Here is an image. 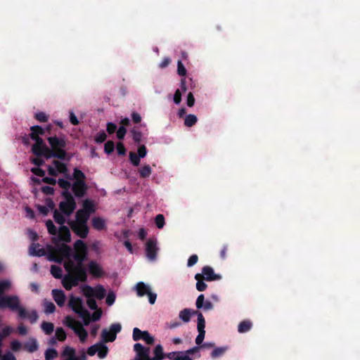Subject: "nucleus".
<instances>
[{"label":"nucleus","mask_w":360,"mask_h":360,"mask_svg":"<svg viewBox=\"0 0 360 360\" xmlns=\"http://www.w3.org/2000/svg\"><path fill=\"white\" fill-rule=\"evenodd\" d=\"M122 326L120 323H116L110 326V330H111V338L110 340H115L117 333L121 331Z\"/></svg>","instance_id":"obj_35"},{"label":"nucleus","mask_w":360,"mask_h":360,"mask_svg":"<svg viewBox=\"0 0 360 360\" xmlns=\"http://www.w3.org/2000/svg\"><path fill=\"white\" fill-rule=\"evenodd\" d=\"M117 152L119 155H124L126 153V149L124 144L121 142L117 143Z\"/></svg>","instance_id":"obj_62"},{"label":"nucleus","mask_w":360,"mask_h":360,"mask_svg":"<svg viewBox=\"0 0 360 360\" xmlns=\"http://www.w3.org/2000/svg\"><path fill=\"white\" fill-rule=\"evenodd\" d=\"M83 209L82 210H86L89 214L94 212V204L91 200L86 199L82 203Z\"/></svg>","instance_id":"obj_36"},{"label":"nucleus","mask_w":360,"mask_h":360,"mask_svg":"<svg viewBox=\"0 0 360 360\" xmlns=\"http://www.w3.org/2000/svg\"><path fill=\"white\" fill-rule=\"evenodd\" d=\"M106 137V134L104 131H100L95 136V141L96 143H103L105 141Z\"/></svg>","instance_id":"obj_56"},{"label":"nucleus","mask_w":360,"mask_h":360,"mask_svg":"<svg viewBox=\"0 0 360 360\" xmlns=\"http://www.w3.org/2000/svg\"><path fill=\"white\" fill-rule=\"evenodd\" d=\"M132 338L134 341L143 340L148 345H153L154 343V338L147 331L141 330L138 328L133 329Z\"/></svg>","instance_id":"obj_12"},{"label":"nucleus","mask_w":360,"mask_h":360,"mask_svg":"<svg viewBox=\"0 0 360 360\" xmlns=\"http://www.w3.org/2000/svg\"><path fill=\"white\" fill-rule=\"evenodd\" d=\"M205 302V297L204 295H200L195 302V305L198 309H202L203 307V304Z\"/></svg>","instance_id":"obj_60"},{"label":"nucleus","mask_w":360,"mask_h":360,"mask_svg":"<svg viewBox=\"0 0 360 360\" xmlns=\"http://www.w3.org/2000/svg\"><path fill=\"white\" fill-rule=\"evenodd\" d=\"M137 295L143 297L149 292L150 288L148 285H146L143 282H139L136 285Z\"/></svg>","instance_id":"obj_25"},{"label":"nucleus","mask_w":360,"mask_h":360,"mask_svg":"<svg viewBox=\"0 0 360 360\" xmlns=\"http://www.w3.org/2000/svg\"><path fill=\"white\" fill-rule=\"evenodd\" d=\"M134 350L136 355L132 360H162L165 358L162 347L157 345L154 349V356L150 357V349L148 347H144L141 343H136L134 345Z\"/></svg>","instance_id":"obj_2"},{"label":"nucleus","mask_w":360,"mask_h":360,"mask_svg":"<svg viewBox=\"0 0 360 360\" xmlns=\"http://www.w3.org/2000/svg\"><path fill=\"white\" fill-rule=\"evenodd\" d=\"M62 195L65 200L60 202L59 209L66 216H70L76 208L75 200L68 191H63Z\"/></svg>","instance_id":"obj_7"},{"label":"nucleus","mask_w":360,"mask_h":360,"mask_svg":"<svg viewBox=\"0 0 360 360\" xmlns=\"http://www.w3.org/2000/svg\"><path fill=\"white\" fill-rule=\"evenodd\" d=\"M88 268L90 274L94 277L100 278L104 274L101 266L95 261H91L89 263Z\"/></svg>","instance_id":"obj_19"},{"label":"nucleus","mask_w":360,"mask_h":360,"mask_svg":"<svg viewBox=\"0 0 360 360\" xmlns=\"http://www.w3.org/2000/svg\"><path fill=\"white\" fill-rule=\"evenodd\" d=\"M32 152L38 157H44L46 159H49L51 153L50 148L45 144L42 139H37L35 143L32 147Z\"/></svg>","instance_id":"obj_8"},{"label":"nucleus","mask_w":360,"mask_h":360,"mask_svg":"<svg viewBox=\"0 0 360 360\" xmlns=\"http://www.w3.org/2000/svg\"><path fill=\"white\" fill-rule=\"evenodd\" d=\"M55 337L57 340L63 342L67 338V334L63 328L58 327L55 330Z\"/></svg>","instance_id":"obj_32"},{"label":"nucleus","mask_w":360,"mask_h":360,"mask_svg":"<svg viewBox=\"0 0 360 360\" xmlns=\"http://www.w3.org/2000/svg\"><path fill=\"white\" fill-rule=\"evenodd\" d=\"M139 173L141 178H148L152 173L151 167L148 165H144L139 169Z\"/></svg>","instance_id":"obj_30"},{"label":"nucleus","mask_w":360,"mask_h":360,"mask_svg":"<svg viewBox=\"0 0 360 360\" xmlns=\"http://www.w3.org/2000/svg\"><path fill=\"white\" fill-rule=\"evenodd\" d=\"M66 171L65 165L58 160H53V166L48 167V172L51 176H57L58 173H65Z\"/></svg>","instance_id":"obj_15"},{"label":"nucleus","mask_w":360,"mask_h":360,"mask_svg":"<svg viewBox=\"0 0 360 360\" xmlns=\"http://www.w3.org/2000/svg\"><path fill=\"white\" fill-rule=\"evenodd\" d=\"M56 252L61 257H57L53 259V260L58 263H61L63 259H65L66 260L69 259L71 256L72 250L70 246L65 244H62L57 248Z\"/></svg>","instance_id":"obj_14"},{"label":"nucleus","mask_w":360,"mask_h":360,"mask_svg":"<svg viewBox=\"0 0 360 360\" xmlns=\"http://www.w3.org/2000/svg\"><path fill=\"white\" fill-rule=\"evenodd\" d=\"M58 240L63 242L68 243L71 240V235L70 229L65 226H60L58 230Z\"/></svg>","instance_id":"obj_20"},{"label":"nucleus","mask_w":360,"mask_h":360,"mask_svg":"<svg viewBox=\"0 0 360 360\" xmlns=\"http://www.w3.org/2000/svg\"><path fill=\"white\" fill-rule=\"evenodd\" d=\"M31 172L37 176L43 177L45 175V171L39 167H34L31 169Z\"/></svg>","instance_id":"obj_64"},{"label":"nucleus","mask_w":360,"mask_h":360,"mask_svg":"<svg viewBox=\"0 0 360 360\" xmlns=\"http://www.w3.org/2000/svg\"><path fill=\"white\" fill-rule=\"evenodd\" d=\"M198 261V257L197 255H192L188 259L187 266L191 267L194 266Z\"/></svg>","instance_id":"obj_58"},{"label":"nucleus","mask_w":360,"mask_h":360,"mask_svg":"<svg viewBox=\"0 0 360 360\" xmlns=\"http://www.w3.org/2000/svg\"><path fill=\"white\" fill-rule=\"evenodd\" d=\"M13 329L11 327L6 326L2 329L1 333H0V335L3 338H5L8 335H9L13 332Z\"/></svg>","instance_id":"obj_61"},{"label":"nucleus","mask_w":360,"mask_h":360,"mask_svg":"<svg viewBox=\"0 0 360 360\" xmlns=\"http://www.w3.org/2000/svg\"><path fill=\"white\" fill-rule=\"evenodd\" d=\"M226 351L225 347H217L212 350L210 356L212 359H217L221 356Z\"/></svg>","instance_id":"obj_38"},{"label":"nucleus","mask_w":360,"mask_h":360,"mask_svg":"<svg viewBox=\"0 0 360 360\" xmlns=\"http://www.w3.org/2000/svg\"><path fill=\"white\" fill-rule=\"evenodd\" d=\"M79 316L82 319L84 326H88L89 324L91 321V315L89 311H83V313Z\"/></svg>","instance_id":"obj_49"},{"label":"nucleus","mask_w":360,"mask_h":360,"mask_svg":"<svg viewBox=\"0 0 360 360\" xmlns=\"http://www.w3.org/2000/svg\"><path fill=\"white\" fill-rule=\"evenodd\" d=\"M41 328L42 330L45 333L46 335H50L53 333L54 330V326L52 323L50 322H42L41 325Z\"/></svg>","instance_id":"obj_33"},{"label":"nucleus","mask_w":360,"mask_h":360,"mask_svg":"<svg viewBox=\"0 0 360 360\" xmlns=\"http://www.w3.org/2000/svg\"><path fill=\"white\" fill-rule=\"evenodd\" d=\"M114 148H115V144H114L113 141H107V142L105 143V146H104V150H105V152L107 154H110V153H111L112 152H113Z\"/></svg>","instance_id":"obj_51"},{"label":"nucleus","mask_w":360,"mask_h":360,"mask_svg":"<svg viewBox=\"0 0 360 360\" xmlns=\"http://www.w3.org/2000/svg\"><path fill=\"white\" fill-rule=\"evenodd\" d=\"M30 255L32 256L41 257L46 255V251L41 248L39 243H32L29 248Z\"/></svg>","instance_id":"obj_23"},{"label":"nucleus","mask_w":360,"mask_h":360,"mask_svg":"<svg viewBox=\"0 0 360 360\" xmlns=\"http://www.w3.org/2000/svg\"><path fill=\"white\" fill-rule=\"evenodd\" d=\"M75 252H71V256L68 260L64 262V267L65 269H75L78 270L79 273L86 271L83 262L84 261L86 254L87 248L84 241L82 240H77L74 244Z\"/></svg>","instance_id":"obj_1"},{"label":"nucleus","mask_w":360,"mask_h":360,"mask_svg":"<svg viewBox=\"0 0 360 360\" xmlns=\"http://www.w3.org/2000/svg\"><path fill=\"white\" fill-rule=\"evenodd\" d=\"M70 228L73 231V232L82 238H86L89 233V228L86 224H81L78 222H68Z\"/></svg>","instance_id":"obj_13"},{"label":"nucleus","mask_w":360,"mask_h":360,"mask_svg":"<svg viewBox=\"0 0 360 360\" xmlns=\"http://www.w3.org/2000/svg\"><path fill=\"white\" fill-rule=\"evenodd\" d=\"M155 223L158 229H162L165 226V217L162 214H158L155 218Z\"/></svg>","instance_id":"obj_41"},{"label":"nucleus","mask_w":360,"mask_h":360,"mask_svg":"<svg viewBox=\"0 0 360 360\" xmlns=\"http://www.w3.org/2000/svg\"><path fill=\"white\" fill-rule=\"evenodd\" d=\"M115 294L112 292L108 293L107 295V297H106V300H105L106 304L110 306L115 302Z\"/></svg>","instance_id":"obj_63"},{"label":"nucleus","mask_w":360,"mask_h":360,"mask_svg":"<svg viewBox=\"0 0 360 360\" xmlns=\"http://www.w3.org/2000/svg\"><path fill=\"white\" fill-rule=\"evenodd\" d=\"M93 227L98 231H101L105 229V221L101 217H94L92 219Z\"/></svg>","instance_id":"obj_28"},{"label":"nucleus","mask_w":360,"mask_h":360,"mask_svg":"<svg viewBox=\"0 0 360 360\" xmlns=\"http://www.w3.org/2000/svg\"><path fill=\"white\" fill-rule=\"evenodd\" d=\"M85 295L88 297L95 296L98 299H103L105 295V290L102 285H98L95 289L86 286Z\"/></svg>","instance_id":"obj_18"},{"label":"nucleus","mask_w":360,"mask_h":360,"mask_svg":"<svg viewBox=\"0 0 360 360\" xmlns=\"http://www.w3.org/2000/svg\"><path fill=\"white\" fill-rule=\"evenodd\" d=\"M73 176L76 181L84 180L85 179V174L77 168L74 169Z\"/></svg>","instance_id":"obj_53"},{"label":"nucleus","mask_w":360,"mask_h":360,"mask_svg":"<svg viewBox=\"0 0 360 360\" xmlns=\"http://www.w3.org/2000/svg\"><path fill=\"white\" fill-rule=\"evenodd\" d=\"M53 219L57 224L60 225V226H63L65 222V217L57 210H56L53 212Z\"/></svg>","instance_id":"obj_34"},{"label":"nucleus","mask_w":360,"mask_h":360,"mask_svg":"<svg viewBox=\"0 0 360 360\" xmlns=\"http://www.w3.org/2000/svg\"><path fill=\"white\" fill-rule=\"evenodd\" d=\"M25 347L30 352H34L38 349V345L35 340H32L26 343Z\"/></svg>","instance_id":"obj_44"},{"label":"nucleus","mask_w":360,"mask_h":360,"mask_svg":"<svg viewBox=\"0 0 360 360\" xmlns=\"http://www.w3.org/2000/svg\"><path fill=\"white\" fill-rule=\"evenodd\" d=\"M59 186L64 189V191H68L71 186L70 181L63 179H59L58 181Z\"/></svg>","instance_id":"obj_48"},{"label":"nucleus","mask_w":360,"mask_h":360,"mask_svg":"<svg viewBox=\"0 0 360 360\" xmlns=\"http://www.w3.org/2000/svg\"><path fill=\"white\" fill-rule=\"evenodd\" d=\"M108 352V349L105 345H101L98 346L97 353H98V356L99 358H101V359L105 358L107 356Z\"/></svg>","instance_id":"obj_42"},{"label":"nucleus","mask_w":360,"mask_h":360,"mask_svg":"<svg viewBox=\"0 0 360 360\" xmlns=\"http://www.w3.org/2000/svg\"><path fill=\"white\" fill-rule=\"evenodd\" d=\"M129 157L130 162H131V164L134 166L136 167V166L139 165L141 158L137 154H136L134 152H130Z\"/></svg>","instance_id":"obj_45"},{"label":"nucleus","mask_w":360,"mask_h":360,"mask_svg":"<svg viewBox=\"0 0 360 360\" xmlns=\"http://www.w3.org/2000/svg\"><path fill=\"white\" fill-rule=\"evenodd\" d=\"M46 226L49 234L53 236H56L57 234L58 230L51 220L49 219L46 221Z\"/></svg>","instance_id":"obj_37"},{"label":"nucleus","mask_w":360,"mask_h":360,"mask_svg":"<svg viewBox=\"0 0 360 360\" xmlns=\"http://www.w3.org/2000/svg\"><path fill=\"white\" fill-rule=\"evenodd\" d=\"M200 315H202V314L198 310L184 309L181 311V321L184 322H188L192 316H197L198 323H199Z\"/></svg>","instance_id":"obj_21"},{"label":"nucleus","mask_w":360,"mask_h":360,"mask_svg":"<svg viewBox=\"0 0 360 360\" xmlns=\"http://www.w3.org/2000/svg\"><path fill=\"white\" fill-rule=\"evenodd\" d=\"M195 279L197 281L196 289L200 292L205 290L207 287V285L204 282L205 280L202 279V278H198Z\"/></svg>","instance_id":"obj_43"},{"label":"nucleus","mask_w":360,"mask_h":360,"mask_svg":"<svg viewBox=\"0 0 360 360\" xmlns=\"http://www.w3.org/2000/svg\"><path fill=\"white\" fill-rule=\"evenodd\" d=\"M42 305L44 307V311L46 314H52L56 310L55 304L52 302L49 301L46 299L43 301Z\"/></svg>","instance_id":"obj_29"},{"label":"nucleus","mask_w":360,"mask_h":360,"mask_svg":"<svg viewBox=\"0 0 360 360\" xmlns=\"http://www.w3.org/2000/svg\"><path fill=\"white\" fill-rule=\"evenodd\" d=\"M68 274L63 277L62 283L63 287L70 290L72 287L77 286L80 281L84 282L86 280V272L79 273L75 269H65Z\"/></svg>","instance_id":"obj_5"},{"label":"nucleus","mask_w":360,"mask_h":360,"mask_svg":"<svg viewBox=\"0 0 360 360\" xmlns=\"http://www.w3.org/2000/svg\"><path fill=\"white\" fill-rule=\"evenodd\" d=\"M169 360H180V352H172L165 354Z\"/></svg>","instance_id":"obj_55"},{"label":"nucleus","mask_w":360,"mask_h":360,"mask_svg":"<svg viewBox=\"0 0 360 360\" xmlns=\"http://www.w3.org/2000/svg\"><path fill=\"white\" fill-rule=\"evenodd\" d=\"M252 327V323L250 320H243L238 326V331L240 333L248 332Z\"/></svg>","instance_id":"obj_26"},{"label":"nucleus","mask_w":360,"mask_h":360,"mask_svg":"<svg viewBox=\"0 0 360 360\" xmlns=\"http://www.w3.org/2000/svg\"><path fill=\"white\" fill-rule=\"evenodd\" d=\"M47 141L51 147V153L49 156L61 160L65 159L66 156V141L65 138L53 136L48 137Z\"/></svg>","instance_id":"obj_3"},{"label":"nucleus","mask_w":360,"mask_h":360,"mask_svg":"<svg viewBox=\"0 0 360 360\" xmlns=\"http://www.w3.org/2000/svg\"><path fill=\"white\" fill-rule=\"evenodd\" d=\"M0 308H9L11 311H17L20 319L27 317V311L20 306V300L17 296L0 297Z\"/></svg>","instance_id":"obj_4"},{"label":"nucleus","mask_w":360,"mask_h":360,"mask_svg":"<svg viewBox=\"0 0 360 360\" xmlns=\"http://www.w3.org/2000/svg\"><path fill=\"white\" fill-rule=\"evenodd\" d=\"M51 273L52 276L56 278H60L62 276V269L60 267L52 265L51 267Z\"/></svg>","instance_id":"obj_40"},{"label":"nucleus","mask_w":360,"mask_h":360,"mask_svg":"<svg viewBox=\"0 0 360 360\" xmlns=\"http://www.w3.org/2000/svg\"><path fill=\"white\" fill-rule=\"evenodd\" d=\"M111 330H107L106 329H104L102 331V338L105 342H113L115 340H110L111 338Z\"/></svg>","instance_id":"obj_54"},{"label":"nucleus","mask_w":360,"mask_h":360,"mask_svg":"<svg viewBox=\"0 0 360 360\" xmlns=\"http://www.w3.org/2000/svg\"><path fill=\"white\" fill-rule=\"evenodd\" d=\"M31 131L30 137L34 141H37V139H41L39 135H43L44 134V129L39 125L32 126L31 127Z\"/></svg>","instance_id":"obj_27"},{"label":"nucleus","mask_w":360,"mask_h":360,"mask_svg":"<svg viewBox=\"0 0 360 360\" xmlns=\"http://www.w3.org/2000/svg\"><path fill=\"white\" fill-rule=\"evenodd\" d=\"M202 278L206 281H214L221 279V276L215 274L214 269L210 266H205L202 268V274H196L195 278Z\"/></svg>","instance_id":"obj_9"},{"label":"nucleus","mask_w":360,"mask_h":360,"mask_svg":"<svg viewBox=\"0 0 360 360\" xmlns=\"http://www.w3.org/2000/svg\"><path fill=\"white\" fill-rule=\"evenodd\" d=\"M159 248L156 238H149L146 243V255L150 261H155L157 257V253Z\"/></svg>","instance_id":"obj_10"},{"label":"nucleus","mask_w":360,"mask_h":360,"mask_svg":"<svg viewBox=\"0 0 360 360\" xmlns=\"http://www.w3.org/2000/svg\"><path fill=\"white\" fill-rule=\"evenodd\" d=\"M198 121V118L195 115L189 114L186 116L184 119V125L188 127H191L195 124Z\"/></svg>","instance_id":"obj_31"},{"label":"nucleus","mask_w":360,"mask_h":360,"mask_svg":"<svg viewBox=\"0 0 360 360\" xmlns=\"http://www.w3.org/2000/svg\"><path fill=\"white\" fill-rule=\"evenodd\" d=\"M76 219L75 221H72V222H78L81 224H87V221L89 219V213L86 212V210H79L76 212Z\"/></svg>","instance_id":"obj_24"},{"label":"nucleus","mask_w":360,"mask_h":360,"mask_svg":"<svg viewBox=\"0 0 360 360\" xmlns=\"http://www.w3.org/2000/svg\"><path fill=\"white\" fill-rule=\"evenodd\" d=\"M38 314L36 310H32L31 311H27V317L25 319H27L31 323H34L38 320Z\"/></svg>","instance_id":"obj_39"},{"label":"nucleus","mask_w":360,"mask_h":360,"mask_svg":"<svg viewBox=\"0 0 360 360\" xmlns=\"http://www.w3.org/2000/svg\"><path fill=\"white\" fill-rule=\"evenodd\" d=\"M34 117L40 122H46L48 120V116L44 112H38L35 113Z\"/></svg>","instance_id":"obj_50"},{"label":"nucleus","mask_w":360,"mask_h":360,"mask_svg":"<svg viewBox=\"0 0 360 360\" xmlns=\"http://www.w3.org/2000/svg\"><path fill=\"white\" fill-rule=\"evenodd\" d=\"M58 355V352L55 349H48L45 352L46 360H53Z\"/></svg>","instance_id":"obj_46"},{"label":"nucleus","mask_w":360,"mask_h":360,"mask_svg":"<svg viewBox=\"0 0 360 360\" xmlns=\"http://www.w3.org/2000/svg\"><path fill=\"white\" fill-rule=\"evenodd\" d=\"M168 98L170 100L172 99L174 103H175L176 104L180 103V89H177L175 91L174 95L173 96L169 95Z\"/></svg>","instance_id":"obj_59"},{"label":"nucleus","mask_w":360,"mask_h":360,"mask_svg":"<svg viewBox=\"0 0 360 360\" xmlns=\"http://www.w3.org/2000/svg\"><path fill=\"white\" fill-rule=\"evenodd\" d=\"M68 306L72 310L80 316L83 311H87L88 310L85 309L84 306V302L82 299L80 297H75L71 295L70 300L68 301Z\"/></svg>","instance_id":"obj_11"},{"label":"nucleus","mask_w":360,"mask_h":360,"mask_svg":"<svg viewBox=\"0 0 360 360\" xmlns=\"http://www.w3.org/2000/svg\"><path fill=\"white\" fill-rule=\"evenodd\" d=\"M86 185L84 180L75 181L72 186V190L75 196L81 198L84 195L86 191Z\"/></svg>","instance_id":"obj_17"},{"label":"nucleus","mask_w":360,"mask_h":360,"mask_svg":"<svg viewBox=\"0 0 360 360\" xmlns=\"http://www.w3.org/2000/svg\"><path fill=\"white\" fill-rule=\"evenodd\" d=\"M11 287V282L8 280L0 281V297L1 295Z\"/></svg>","instance_id":"obj_47"},{"label":"nucleus","mask_w":360,"mask_h":360,"mask_svg":"<svg viewBox=\"0 0 360 360\" xmlns=\"http://www.w3.org/2000/svg\"><path fill=\"white\" fill-rule=\"evenodd\" d=\"M63 324L71 328L74 333L79 337L80 342H84L87 338L88 333L83 325L70 316L64 318Z\"/></svg>","instance_id":"obj_6"},{"label":"nucleus","mask_w":360,"mask_h":360,"mask_svg":"<svg viewBox=\"0 0 360 360\" xmlns=\"http://www.w3.org/2000/svg\"><path fill=\"white\" fill-rule=\"evenodd\" d=\"M51 294L54 301L59 307L64 306L65 302V295L62 290L53 289Z\"/></svg>","instance_id":"obj_22"},{"label":"nucleus","mask_w":360,"mask_h":360,"mask_svg":"<svg viewBox=\"0 0 360 360\" xmlns=\"http://www.w3.org/2000/svg\"><path fill=\"white\" fill-rule=\"evenodd\" d=\"M127 133V129L124 126H120L117 131V137L118 139L122 140L124 139Z\"/></svg>","instance_id":"obj_57"},{"label":"nucleus","mask_w":360,"mask_h":360,"mask_svg":"<svg viewBox=\"0 0 360 360\" xmlns=\"http://www.w3.org/2000/svg\"><path fill=\"white\" fill-rule=\"evenodd\" d=\"M205 318H204L203 315H200L199 323H198V325H197V328H198V330L199 333L195 338V343L198 345H201L205 338Z\"/></svg>","instance_id":"obj_16"},{"label":"nucleus","mask_w":360,"mask_h":360,"mask_svg":"<svg viewBox=\"0 0 360 360\" xmlns=\"http://www.w3.org/2000/svg\"><path fill=\"white\" fill-rule=\"evenodd\" d=\"M131 132L132 134V137H133L134 141L136 143H139L141 141V138H142L141 133L139 131H137L134 129H133L131 131Z\"/></svg>","instance_id":"obj_52"}]
</instances>
